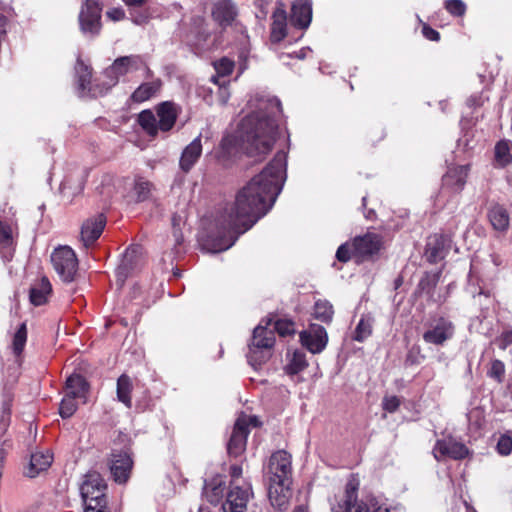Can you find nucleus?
Returning a JSON list of instances; mask_svg holds the SVG:
<instances>
[{
    "label": "nucleus",
    "mask_w": 512,
    "mask_h": 512,
    "mask_svg": "<svg viewBox=\"0 0 512 512\" xmlns=\"http://www.w3.org/2000/svg\"><path fill=\"white\" fill-rule=\"evenodd\" d=\"M287 153L278 151L272 161L236 194L216 218L219 233L210 251L218 253L232 247L238 237L273 207L286 180Z\"/></svg>",
    "instance_id": "f257e3e1"
},
{
    "label": "nucleus",
    "mask_w": 512,
    "mask_h": 512,
    "mask_svg": "<svg viewBox=\"0 0 512 512\" xmlns=\"http://www.w3.org/2000/svg\"><path fill=\"white\" fill-rule=\"evenodd\" d=\"M255 108L242 121L244 145L250 157H264L273 148L278 133V117L282 113L281 102L273 96L251 99Z\"/></svg>",
    "instance_id": "f03ea898"
},
{
    "label": "nucleus",
    "mask_w": 512,
    "mask_h": 512,
    "mask_svg": "<svg viewBox=\"0 0 512 512\" xmlns=\"http://www.w3.org/2000/svg\"><path fill=\"white\" fill-rule=\"evenodd\" d=\"M358 483L350 480L346 484L345 493L335 496L331 501L332 512H390L386 503L376 497L357 500Z\"/></svg>",
    "instance_id": "7ed1b4c3"
},
{
    "label": "nucleus",
    "mask_w": 512,
    "mask_h": 512,
    "mask_svg": "<svg viewBox=\"0 0 512 512\" xmlns=\"http://www.w3.org/2000/svg\"><path fill=\"white\" fill-rule=\"evenodd\" d=\"M155 110L156 114L151 110H143L138 115L139 125L151 137L157 136L159 131H170L179 114V107L171 101L158 104Z\"/></svg>",
    "instance_id": "20e7f679"
},
{
    "label": "nucleus",
    "mask_w": 512,
    "mask_h": 512,
    "mask_svg": "<svg viewBox=\"0 0 512 512\" xmlns=\"http://www.w3.org/2000/svg\"><path fill=\"white\" fill-rule=\"evenodd\" d=\"M143 70L147 77L151 75V70L144 56L139 54H130L116 58L110 66L102 72L104 78V88L102 91H109L115 87L121 80L134 72Z\"/></svg>",
    "instance_id": "39448f33"
},
{
    "label": "nucleus",
    "mask_w": 512,
    "mask_h": 512,
    "mask_svg": "<svg viewBox=\"0 0 512 512\" xmlns=\"http://www.w3.org/2000/svg\"><path fill=\"white\" fill-rule=\"evenodd\" d=\"M51 263L63 282L74 281L78 271V259L72 248L69 246L55 248L51 254Z\"/></svg>",
    "instance_id": "423d86ee"
},
{
    "label": "nucleus",
    "mask_w": 512,
    "mask_h": 512,
    "mask_svg": "<svg viewBox=\"0 0 512 512\" xmlns=\"http://www.w3.org/2000/svg\"><path fill=\"white\" fill-rule=\"evenodd\" d=\"M75 75L76 88L79 96H89L96 98L107 93V91H102L104 88V78L101 76L92 82L91 67L84 64L83 61L79 58L77 59L75 65Z\"/></svg>",
    "instance_id": "0eeeda50"
},
{
    "label": "nucleus",
    "mask_w": 512,
    "mask_h": 512,
    "mask_svg": "<svg viewBox=\"0 0 512 512\" xmlns=\"http://www.w3.org/2000/svg\"><path fill=\"white\" fill-rule=\"evenodd\" d=\"M101 13L100 0H85L82 4L78 20L80 30L84 36L93 38L99 35L102 28Z\"/></svg>",
    "instance_id": "6e6552de"
},
{
    "label": "nucleus",
    "mask_w": 512,
    "mask_h": 512,
    "mask_svg": "<svg viewBox=\"0 0 512 512\" xmlns=\"http://www.w3.org/2000/svg\"><path fill=\"white\" fill-rule=\"evenodd\" d=\"M470 173V165H452L442 177L440 195H459L464 190Z\"/></svg>",
    "instance_id": "1a4fd4ad"
},
{
    "label": "nucleus",
    "mask_w": 512,
    "mask_h": 512,
    "mask_svg": "<svg viewBox=\"0 0 512 512\" xmlns=\"http://www.w3.org/2000/svg\"><path fill=\"white\" fill-rule=\"evenodd\" d=\"M250 422L256 423V418L243 415L236 420L227 443V452L230 456L238 457L245 451Z\"/></svg>",
    "instance_id": "9d476101"
},
{
    "label": "nucleus",
    "mask_w": 512,
    "mask_h": 512,
    "mask_svg": "<svg viewBox=\"0 0 512 512\" xmlns=\"http://www.w3.org/2000/svg\"><path fill=\"white\" fill-rule=\"evenodd\" d=\"M252 496V487L250 483L242 481V483L232 482L230 490L227 493L226 500L222 504L224 512H243L247 503Z\"/></svg>",
    "instance_id": "9b49d317"
},
{
    "label": "nucleus",
    "mask_w": 512,
    "mask_h": 512,
    "mask_svg": "<svg viewBox=\"0 0 512 512\" xmlns=\"http://www.w3.org/2000/svg\"><path fill=\"white\" fill-rule=\"evenodd\" d=\"M268 480L292 481L291 455L284 450L274 452L267 465Z\"/></svg>",
    "instance_id": "f8f14e48"
},
{
    "label": "nucleus",
    "mask_w": 512,
    "mask_h": 512,
    "mask_svg": "<svg viewBox=\"0 0 512 512\" xmlns=\"http://www.w3.org/2000/svg\"><path fill=\"white\" fill-rule=\"evenodd\" d=\"M107 486L101 475L95 471L89 472L80 486V494L84 503L106 501L105 490Z\"/></svg>",
    "instance_id": "ddd939ff"
},
{
    "label": "nucleus",
    "mask_w": 512,
    "mask_h": 512,
    "mask_svg": "<svg viewBox=\"0 0 512 512\" xmlns=\"http://www.w3.org/2000/svg\"><path fill=\"white\" fill-rule=\"evenodd\" d=\"M454 332L453 323L444 317H440L423 333V340L427 344L443 346L453 337Z\"/></svg>",
    "instance_id": "4468645a"
},
{
    "label": "nucleus",
    "mask_w": 512,
    "mask_h": 512,
    "mask_svg": "<svg viewBox=\"0 0 512 512\" xmlns=\"http://www.w3.org/2000/svg\"><path fill=\"white\" fill-rule=\"evenodd\" d=\"M468 452V448L463 443L452 437L437 440L433 448V455L438 461L445 458L461 460L468 455Z\"/></svg>",
    "instance_id": "2eb2a0df"
},
{
    "label": "nucleus",
    "mask_w": 512,
    "mask_h": 512,
    "mask_svg": "<svg viewBox=\"0 0 512 512\" xmlns=\"http://www.w3.org/2000/svg\"><path fill=\"white\" fill-rule=\"evenodd\" d=\"M110 471L115 482L126 483L130 477L133 460L127 451H113L110 458Z\"/></svg>",
    "instance_id": "dca6fc26"
},
{
    "label": "nucleus",
    "mask_w": 512,
    "mask_h": 512,
    "mask_svg": "<svg viewBox=\"0 0 512 512\" xmlns=\"http://www.w3.org/2000/svg\"><path fill=\"white\" fill-rule=\"evenodd\" d=\"M106 225V217L100 213L83 222L80 240L85 248L91 247L101 236Z\"/></svg>",
    "instance_id": "f3484780"
},
{
    "label": "nucleus",
    "mask_w": 512,
    "mask_h": 512,
    "mask_svg": "<svg viewBox=\"0 0 512 512\" xmlns=\"http://www.w3.org/2000/svg\"><path fill=\"white\" fill-rule=\"evenodd\" d=\"M300 341L311 353H320L327 345V332L322 326H312L309 331L300 333Z\"/></svg>",
    "instance_id": "a211bd4d"
},
{
    "label": "nucleus",
    "mask_w": 512,
    "mask_h": 512,
    "mask_svg": "<svg viewBox=\"0 0 512 512\" xmlns=\"http://www.w3.org/2000/svg\"><path fill=\"white\" fill-rule=\"evenodd\" d=\"M292 481H269L268 497L273 507L285 510L291 497L290 485Z\"/></svg>",
    "instance_id": "6ab92c4d"
},
{
    "label": "nucleus",
    "mask_w": 512,
    "mask_h": 512,
    "mask_svg": "<svg viewBox=\"0 0 512 512\" xmlns=\"http://www.w3.org/2000/svg\"><path fill=\"white\" fill-rule=\"evenodd\" d=\"M312 20V3L310 0H295L291 7L290 22L294 27L307 29Z\"/></svg>",
    "instance_id": "aec40b11"
},
{
    "label": "nucleus",
    "mask_w": 512,
    "mask_h": 512,
    "mask_svg": "<svg viewBox=\"0 0 512 512\" xmlns=\"http://www.w3.org/2000/svg\"><path fill=\"white\" fill-rule=\"evenodd\" d=\"M18 234V224L14 217L6 218L0 214V251L14 250Z\"/></svg>",
    "instance_id": "412c9836"
},
{
    "label": "nucleus",
    "mask_w": 512,
    "mask_h": 512,
    "mask_svg": "<svg viewBox=\"0 0 512 512\" xmlns=\"http://www.w3.org/2000/svg\"><path fill=\"white\" fill-rule=\"evenodd\" d=\"M201 154L202 142L201 135H199L184 148L179 161L180 169L185 173L189 172L197 163Z\"/></svg>",
    "instance_id": "4be33fe9"
},
{
    "label": "nucleus",
    "mask_w": 512,
    "mask_h": 512,
    "mask_svg": "<svg viewBox=\"0 0 512 512\" xmlns=\"http://www.w3.org/2000/svg\"><path fill=\"white\" fill-rule=\"evenodd\" d=\"M355 256L372 255L380 249L379 237L375 234H366L356 237L351 243Z\"/></svg>",
    "instance_id": "5701e85b"
},
{
    "label": "nucleus",
    "mask_w": 512,
    "mask_h": 512,
    "mask_svg": "<svg viewBox=\"0 0 512 512\" xmlns=\"http://www.w3.org/2000/svg\"><path fill=\"white\" fill-rule=\"evenodd\" d=\"M487 217L493 229L499 233H506L510 226V215L507 209L500 204H493L487 212Z\"/></svg>",
    "instance_id": "b1692460"
},
{
    "label": "nucleus",
    "mask_w": 512,
    "mask_h": 512,
    "mask_svg": "<svg viewBox=\"0 0 512 512\" xmlns=\"http://www.w3.org/2000/svg\"><path fill=\"white\" fill-rule=\"evenodd\" d=\"M237 11L235 5L230 0H221L217 2L212 10V16L219 25L226 27L235 20Z\"/></svg>",
    "instance_id": "393cba45"
},
{
    "label": "nucleus",
    "mask_w": 512,
    "mask_h": 512,
    "mask_svg": "<svg viewBox=\"0 0 512 512\" xmlns=\"http://www.w3.org/2000/svg\"><path fill=\"white\" fill-rule=\"evenodd\" d=\"M52 293V285L46 276H43L30 288L29 299L34 306H41L48 301Z\"/></svg>",
    "instance_id": "a878e982"
},
{
    "label": "nucleus",
    "mask_w": 512,
    "mask_h": 512,
    "mask_svg": "<svg viewBox=\"0 0 512 512\" xmlns=\"http://www.w3.org/2000/svg\"><path fill=\"white\" fill-rule=\"evenodd\" d=\"M65 393L86 402L89 391V384L86 379L79 374H72L66 380Z\"/></svg>",
    "instance_id": "bb28decb"
},
{
    "label": "nucleus",
    "mask_w": 512,
    "mask_h": 512,
    "mask_svg": "<svg viewBox=\"0 0 512 512\" xmlns=\"http://www.w3.org/2000/svg\"><path fill=\"white\" fill-rule=\"evenodd\" d=\"M53 461L50 451H37L31 455L29 468L26 475L30 478L36 477L40 472L47 470Z\"/></svg>",
    "instance_id": "cd10ccee"
},
{
    "label": "nucleus",
    "mask_w": 512,
    "mask_h": 512,
    "mask_svg": "<svg viewBox=\"0 0 512 512\" xmlns=\"http://www.w3.org/2000/svg\"><path fill=\"white\" fill-rule=\"evenodd\" d=\"M140 253V247L138 245L130 246L126 249L123 259L120 265L116 268L117 281L122 285L129 273L133 269L134 260Z\"/></svg>",
    "instance_id": "c85d7f7f"
},
{
    "label": "nucleus",
    "mask_w": 512,
    "mask_h": 512,
    "mask_svg": "<svg viewBox=\"0 0 512 512\" xmlns=\"http://www.w3.org/2000/svg\"><path fill=\"white\" fill-rule=\"evenodd\" d=\"M270 39L274 43L282 41L286 36L287 15L282 7L275 9L272 15Z\"/></svg>",
    "instance_id": "c756f323"
},
{
    "label": "nucleus",
    "mask_w": 512,
    "mask_h": 512,
    "mask_svg": "<svg viewBox=\"0 0 512 512\" xmlns=\"http://www.w3.org/2000/svg\"><path fill=\"white\" fill-rule=\"evenodd\" d=\"M162 87V81L157 78L149 82L142 83L131 94L133 102L142 103L155 97Z\"/></svg>",
    "instance_id": "7c9ffc66"
},
{
    "label": "nucleus",
    "mask_w": 512,
    "mask_h": 512,
    "mask_svg": "<svg viewBox=\"0 0 512 512\" xmlns=\"http://www.w3.org/2000/svg\"><path fill=\"white\" fill-rule=\"evenodd\" d=\"M275 343V335L272 329L258 325L253 330L252 341L249 347L271 349Z\"/></svg>",
    "instance_id": "2f4dec72"
},
{
    "label": "nucleus",
    "mask_w": 512,
    "mask_h": 512,
    "mask_svg": "<svg viewBox=\"0 0 512 512\" xmlns=\"http://www.w3.org/2000/svg\"><path fill=\"white\" fill-rule=\"evenodd\" d=\"M224 482L221 477H214L209 482H205L203 487V496L211 504H218L224 495Z\"/></svg>",
    "instance_id": "473e14b6"
},
{
    "label": "nucleus",
    "mask_w": 512,
    "mask_h": 512,
    "mask_svg": "<svg viewBox=\"0 0 512 512\" xmlns=\"http://www.w3.org/2000/svg\"><path fill=\"white\" fill-rule=\"evenodd\" d=\"M512 142L507 139L498 141L494 148L495 166L504 168L512 163Z\"/></svg>",
    "instance_id": "72a5a7b5"
},
{
    "label": "nucleus",
    "mask_w": 512,
    "mask_h": 512,
    "mask_svg": "<svg viewBox=\"0 0 512 512\" xmlns=\"http://www.w3.org/2000/svg\"><path fill=\"white\" fill-rule=\"evenodd\" d=\"M286 359L287 364L285 366V372L288 375H296L308 366L306 354L301 350H295L292 353L288 352Z\"/></svg>",
    "instance_id": "f704fd0d"
},
{
    "label": "nucleus",
    "mask_w": 512,
    "mask_h": 512,
    "mask_svg": "<svg viewBox=\"0 0 512 512\" xmlns=\"http://www.w3.org/2000/svg\"><path fill=\"white\" fill-rule=\"evenodd\" d=\"M132 390L133 383L131 378L126 374H122L121 376H119V378L117 379L116 387L117 400L123 403L127 408L132 407Z\"/></svg>",
    "instance_id": "c9c22d12"
},
{
    "label": "nucleus",
    "mask_w": 512,
    "mask_h": 512,
    "mask_svg": "<svg viewBox=\"0 0 512 512\" xmlns=\"http://www.w3.org/2000/svg\"><path fill=\"white\" fill-rule=\"evenodd\" d=\"M27 336H28L27 326H26V323L23 322L19 325L18 329L16 330V332L14 333L13 338H12L11 347H12L13 354L16 357H20L22 355L25 345H26V342H27Z\"/></svg>",
    "instance_id": "e433bc0d"
},
{
    "label": "nucleus",
    "mask_w": 512,
    "mask_h": 512,
    "mask_svg": "<svg viewBox=\"0 0 512 512\" xmlns=\"http://www.w3.org/2000/svg\"><path fill=\"white\" fill-rule=\"evenodd\" d=\"M373 318L362 316L359 320L353 335V340L357 342L365 341L372 334Z\"/></svg>",
    "instance_id": "4c0bfd02"
},
{
    "label": "nucleus",
    "mask_w": 512,
    "mask_h": 512,
    "mask_svg": "<svg viewBox=\"0 0 512 512\" xmlns=\"http://www.w3.org/2000/svg\"><path fill=\"white\" fill-rule=\"evenodd\" d=\"M333 306L327 300H318L314 305V317L324 323H329L333 318Z\"/></svg>",
    "instance_id": "58836bf2"
},
{
    "label": "nucleus",
    "mask_w": 512,
    "mask_h": 512,
    "mask_svg": "<svg viewBox=\"0 0 512 512\" xmlns=\"http://www.w3.org/2000/svg\"><path fill=\"white\" fill-rule=\"evenodd\" d=\"M270 350L266 348H252L249 347L247 354L248 363L254 368L258 369L270 357Z\"/></svg>",
    "instance_id": "ea45409f"
},
{
    "label": "nucleus",
    "mask_w": 512,
    "mask_h": 512,
    "mask_svg": "<svg viewBox=\"0 0 512 512\" xmlns=\"http://www.w3.org/2000/svg\"><path fill=\"white\" fill-rule=\"evenodd\" d=\"M193 28L190 31V34L187 36L189 42H193L194 44H198L200 41L205 40L207 37V32L204 29V18L197 16L192 18Z\"/></svg>",
    "instance_id": "a19ab883"
},
{
    "label": "nucleus",
    "mask_w": 512,
    "mask_h": 512,
    "mask_svg": "<svg viewBox=\"0 0 512 512\" xmlns=\"http://www.w3.org/2000/svg\"><path fill=\"white\" fill-rule=\"evenodd\" d=\"M426 254L429 261L433 263L444 257L442 237L435 236L433 241L428 242Z\"/></svg>",
    "instance_id": "79ce46f5"
},
{
    "label": "nucleus",
    "mask_w": 512,
    "mask_h": 512,
    "mask_svg": "<svg viewBox=\"0 0 512 512\" xmlns=\"http://www.w3.org/2000/svg\"><path fill=\"white\" fill-rule=\"evenodd\" d=\"M77 399L78 398L65 393L59 406V414L62 418H69L76 412Z\"/></svg>",
    "instance_id": "37998d69"
},
{
    "label": "nucleus",
    "mask_w": 512,
    "mask_h": 512,
    "mask_svg": "<svg viewBox=\"0 0 512 512\" xmlns=\"http://www.w3.org/2000/svg\"><path fill=\"white\" fill-rule=\"evenodd\" d=\"M151 183L142 177H138L134 183V192L138 202H142L148 199L151 192Z\"/></svg>",
    "instance_id": "c03bdc74"
},
{
    "label": "nucleus",
    "mask_w": 512,
    "mask_h": 512,
    "mask_svg": "<svg viewBox=\"0 0 512 512\" xmlns=\"http://www.w3.org/2000/svg\"><path fill=\"white\" fill-rule=\"evenodd\" d=\"M272 330H275L282 337L290 336L295 333V324L291 320L279 319L275 321Z\"/></svg>",
    "instance_id": "a18cd8bd"
},
{
    "label": "nucleus",
    "mask_w": 512,
    "mask_h": 512,
    "mask_svg": "<svg viewBox=\"0 0 512 512\" xmlns=\"http://www.w3.org/2000/svg\"><path fill=\"white\" fill-rule=\"evenodd\" d=\"M497 452L502 456H508L512 452V436L509 434H502L496 444Z\"/></svg>",
    "instance_id": "49530a36"
},
{
    "label": "nucleus",
    "mask_w": 512,
    "mask_h": 512,
    "mask_svg": "<svg viewBox=\"0 0 512 512\" xmlns=\"http://www.w3.org/2000/svg\"><path fill=\"white\" fill-rule=\"evenodd\" d=\"M488 376L501 383L505 375V365L501 360L495 359L491 362Z\"/></svg>",
    "instance_id": "de8ad7c7"
},
{
    "label": "nucleus",
    "mask_w": 512,
    "mask_h": 512,
    "mask_svg": "<svg viewBox=\"0 0 512 512\" xmlns=\"http://www.w3.org/2000/svg\"><path fill=\"white\" fill-rule=\"evenodd\" d=\"M446 10L453 16L461 17L466 12V4L462 0H446Z\"/></svg>",
    "instance_id": "09e8293b"
},
{
    "label": "nucleus",
    "mask_w": 512,
    "mask_h": 512,
    "mask_svg": "<svg viewBox=\"0 0 512 512\" xmlns=\"http://www.w3.org/2000/svg\"><path fill=\"white\" fill-rule=\"evenodd\" d=\"M214 67L218 74L221 76H226L232 73L234 69V62L224 57L215 62Z\"/></svg>",
    "instance_id": "8fccbe9b"
},
{
    "label": "nucleus",
    "mask_w": 512,
    "mask_h": 512,
    "mask_svg": "<svg viewBox=\"0 0 512 512\" xmlns=\"http://www.w3.org/2000/svg\"><path fill=\"white\" fill-rule=\"evenodd\" d=\"M352 255H355L353 252L352 244L344 243L340 245L336 251V258L340 262H347L351 259Z\"/></svg>",
    "instance_id": "3c124183"
},
{
    "label": "nucleus",
    "mask_w": 512,
    "mask_h": 512,
    "mask_svg": "<svg viewBox=\"0 0 512 512\" xmlns=\"http://www.w3.org/2000/svg\"><path fill=\"white\" fill-rule=\"evenodd\" d=\"M400 406V400L397 396H386L382 400V408L388 413H394Z\"/></svg>",
    "instance_id": "603ef678"
},
{
    "label": "nucleus",
    "mask_w": 512,
    "mask_h": 512,
    "mask_svg": "<svg viewBox=\"0 0 512 512\" xmlns=\"http://www.w3.org/2000/svg\"><path fill=\"white\" fill-rule=\"evenodd\" d=\"M512 345V329L504 330L499 337V348L505 350Z\"/></svg>",
    "instance_id": "864d4df0"
},
{
    "label": "nucleus",
    "mask_w": 512,
    "mask_h": 512,
    "mask_svg": "<svg viewBox=\"0 0 512 512\" xmlns=\"http://www.w3.org/2000/svg\"><path fill=\"white\" fill-rule=\"evenodd\" d=\"M84 504H85L84 512H109L106 507V501L94 502V503H84Z\"/></svg>",
    "instance_id": "5fc2aeb1"
},
{
    "label": "nucleus",
    "mask_w": 512,
    "mask_h": 512,
    "mask_svg": "<svg viewBox=\"0 0 512 512\" xmlns=\"http://www.w3.org/2000/svg\"><path fill=\"white\" fill-rule=\"evenodd\" d=\"M107 17L112 21H120L125 18V11L121 7L111 8L106 12Z\"/></svg>",
    "instance_id": "6e6d98bb"
},
{
    "label": "nucleus",
    "mask_w": 512,
    "mask_h": 512,
    "mask_svg": "<svg viewBox=\"0 0 512 512\" xmlns=\"http://www.w3.org/2000/svg\"><path fill=\"white\" fill-rule=\"evenodd\" d=\"M423 36L430 41H438L440 39V34L438 31L433 29L432 27L424 24L422 27Z\"/></svg>",
    "instance_id": "4d7b16f0"
},
{
    "label": "nucleus",
    "mask_w": 512,
    "mask_h": 512,
    "mask_svg": "<svg viewBox=\"0 0 512 512\" xmlns=\"http://www.w3.org/2000/svg\"><path fill=\"white\" fill-rule=\"evenodd\" d=\"M131 20L136 25H144L148 22V15L143 12L130 13Z\"/></svg>",
    "instance_id": "13d9d810"
},
{
    "label": "nucleus",
    "mask_w": 512,
    "mask_h": 512,
    "mask_svg": "<svg viewBox=\"0 0 512 512\" xmlns=\"http://www.w3.org/2000/svg\"><path fill=\"white\" fill-rule=\"evenodd\" d=\"M230 476H231V482L240 483L241 482V476H242V467L239 465H232L230 468Z\"/></svg>",
    "instance_id": "bf43d9fd"
},
{
    "label": "nucleus",
    "mask_w": 512,
    "mask_h": 512,
    "mask_svg": "<svg viewBox=\"0 0 512 512\" xmlns=\"http://www.w3.org/2000/svg\"><path fill=\"white\" fill-rule=\"evenodd\" d=\"M418 354H419V349L415 350L414 348L411 349L408 354H407V357H406V362L407 363H410V364H419L420 363V359H423L424 356H419L418 357Z\"/></svg>",
    "instance_id": "052dcab7"
},
{
    "label": "nucleus",
    "mask_w": 512,
    "mask_h": 512,
    "mask_svg": "<svg viewBox=\"0 0 512 512\" xmlns=\"http://www.w3.org/2000/svg\"><path fill=\"white\" fill-rule=\"evenodd\" d=\"M490 259L492 261V263L496 266V267H500L504 264V258L502 255L498 254V253H491L490 254Z\"/></svg>",
    "instance_id": "680f3d73"
},
{
    "label": "nucleus",
    "mask_w": 512,
    "mask_h": 512,
    "mask_svg": "<svg viewBox=\"0 0 512 512\" xmlns=\"http://www.w3.org/2000/svg\"><path fill=\"white\" fill-rule=\"evenodd\" d=\"M127 7H140L146 0H122Z\"/></svg>",
    "instance_id": "e2e57ef3"
},
{
    "label": "nucleus",
    "mask_w": 512,
    "mask_h": 512,
    "mask_svg": "<svg viewBox=\"0 0 512 512\" xmlns=\"http://www.w3.org/2000/svg\"><path fill=\"white\" fill-rule=\"evenodd\" d=\"M309 52H311V49L309 47H304L299 51L295 52L294 55L298 59H304Z\"/></svg>",
    "instance_id": "0e129e2a"
},
{
    "label": "nucleus",
    "mask_w": 512,
    "mask_h": 512,
    "mask_svg": "<svg viewBox=\"0 0 512 512\" xmlns=\"http://www.w3.org/2000/svg\"><path fill=\"white\" fill-rule=\"evenodd\" d=\"M467 104H468V106H470V107H476V106H479V105H481L480 98H477L476 96H471V97L467 100Z\"/></svg>",
    "instance_id": "69168bd1"
},
{
    "label": "nucleus",
    "mask_w": 512,
    "mask_h": 512,
    "mask_svg": "<svg viewBox=\"0 0 512 512\" xmlns=\"http://www.w3.org/2000/svg\"><path fill=\"white\" fill-rule=\"evenodd\" d=\"M293 512H308V509L304 507L303 505L297 506Z\"/></svg>",
    "instance_id": "338daca9"
},
{
    "label": "nucleus",
    "mask_w": 512,
    "mask_h": 512,
    "mask_svg": "<svg viewBox=\"0 0 512 512\" xmlns=\"http://www.w3.org/2000/svg\"><path fill=\"white\" fill-rule=\"evenodd\" d=\"M374 216H375V212H374L373 210H369V211L367 212V214H365V217H366L367 219H373V218H374Z\"/></svg>",
    "instance_id": "774afa93"
}]
</instances>
